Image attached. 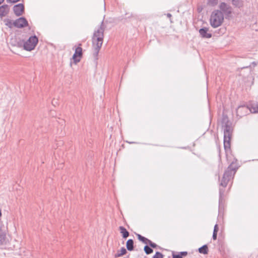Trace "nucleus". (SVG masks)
I'll return each mask as SVG.
<instances>
[{
  "label": "nucleus",
  "mask_w": 258,
  "mask_h": 258,
  "mask_svg": "<svg viewBox=\"0 0 258 258\" xmlns=\"http://www.w3.org/2000/svg\"><path fill=\"white\" fill-rule=\"evenodd\" d=\"M104 30L105 27L103 21H102L99 28L97 30L95 31L93 34L92 38V42L94 45L93 56L96 60L98 59V55L102 45Z\"/></svg>",
  "instance_id": "f257e3e1"
},
{
  "label": "nucleus",
  "mask_w": 258,
  "mask_h": 258,
  "mask_svg": "<svg viewBox=\"0 0 258 258\" xmlns=\"http://www.w3.org/2000/svg\"><path fill=\"white\" fill-rule=\"evenodd\" d=\"M222 127L224 131V147L226 151L230 149L231 139L233 128L232 123L227 117H224L222 119Z\"/></svg>",
  "instance_id": "f03ea898"
},
{
  "label": "nucleus",
  "mask_w": 258,
  "mask_h": 258,
  "mask_svg": "<svg viewBox=\"0 0 258 258\" xmlns=\"http://www.w3.org/2000/svg\"><path fill=\"white\" fill-rule=\"evenodd\" d=\"M237 169V167L233 165V164H231L225 170L223 176L222 177L220 185L225 187L229 181L233 178L234 174Z\"/></svg>",
  "instance_id": "7ed1b4c3"
},
{
  "label": "nucleus",
  "mask_w": 258,
  "mask_h": 258,
  "mask_svg": "<svg viewBox=\"0 0 258 258\" xmlns=\"http://www.w3.org/2000/svg\"><path fill=\"white\" fill-rule=\"evenodd\" d=\"M224 21V15L219 10H214L210 17V24L213 28H217L221 26Z\"/></svg>",
  "instance_id": "20e7f679"
},
{
  "label": "nucleus",
  "mask_w": 258,
  "mask_h": 258,
  "mask_svg": "<svg viewBox=\"0 0 258 258\" xmlns=\"http://www.w3.org/2000/svg\"><path fill=\"white\" fill-rule=\"evenodd\" d=\"M38 41V38L35 36H32L28 40L24 42L23 41L19 43V45L23 44L24 49L27 51H31L36 47Z\"/></svg>",
  "instance_id": "39448f33"
},
{
  "label": "nucleus",
  "mask_w": 258,
  "mask_h": 258,
  "mask_svg": "<svg viewBox=\"0 0 258 258\" xmlns=\"http://www.w3.org/2000/svg\"><path fill=\"white\" fill-rule=\"evenodd\" d=\"M220 10L225 16L226 19L228 18L232 13V8L230 6L224 2L221 3L219 5Z\"/></svg>",
  "instance_id": "423d86ee"
},
{
  "label": "nucleus",
  "mask_w": 258,
  "mask_h": 258,
  "mask_svg": "<svg viewBox=\"0 0 258 258\" xmlns=\"http://www.w3.org/2000/svg\"><path fill=\"white\" fill-rule=\"evenodd\" d=\"M81 46V44H79V46L76 48L73 56V59L75 63L79 62L83 56V50Z\"/></svg>",
  "instance_id": "0eeeda50"
},
{
  "label": "nucleus",
  "mask_w": 258,
  "mask_h": 258,
  "mask_svg": "<svg viewBox=\"0 0 258 258\" xmlns=\"http://www.w3.org/2000/svg\"><path fill=\"white\" fill-rule=\"evenodd\" d=\"M14 26L18 28H22L28 25V22L24 17H21L14 22Z\"/></svg>",
  "instance_id": "6e6552de"
},
{
  "label": "nucleus",
  "mask_w": 258,
  "mask_h": 258,
  "mask_svg": "<svg viewBox=\"0 0 258 258\" xmlns=\"http://www.w3.org/2000/svg\"><path fill=\"white\" fill-rule=\"evenodd\" d=\"M13 11L17 16H20L24 11V6L22 4L16 5L13 7Z\"/></svg>",
  "instance_id": "1a4fd4ad"
},
{
  "label": "nucleus",
  "mask_w": 258,
  "mask_h": 258,
  "mask_svg": "<svg viewBox=\"0 0 258 258\" xmlns=\"http://www.w3.org/2000/svg\"><path fill=\"white\" fill-rule=\"evenodd\" d=\"M209 29L206 27L201 28L199 30L200 36L204 38H210L212 37V34L208 33Z\"/></svg>",
  "instance_id": "9d476101"
},
{
  "label": "nucleus",
  "mask_w": 258,
  "mask_h": 258,
  "mask_svg": "<svg viewBox=\"0 0 258 258\" xmlns=\"http://www.w3.org/2000/svg\"><path fill=\"white\" fill-rule=\"evenodd\" d=\"M224 192V189H219V209L221 210L224 206V199L223 195Z\"/></svg>",
  "instance_id": "9b49d317"
},
{
  "label": "nucleus",
  "mask_w": 258,
  "mask_h": 258,
  "mask_svg": "<svg viewBox=\"0 0 258 258\" xmlns=\"http://www.w3.org/2000/svg\"><path fill=\"white\" fill-rule=\"evenodd\" d=\"M10 10V8L8 5H4L0 7V16L4 17L6 16Z\"/></svg>",
  "instance_id": "f8f14e48"
},
{
  "label": "nucleus",
  "mask_w": 258,
  "mask_h": 258,
  "mask_svg": "<svg viewBox=\"0 0 258 258\" xmlns=\"http://www.w3.org/2000/svg\"><path fill=\"white\" fill-rule=\"evenodd\" d=\"M119 230L120 233L122 234V236L123 238H126L129 236V232L123 226H119Z\"/></svg>",
  "instance_id": "ddd939ff"
},
{
  "label": "nucleus",
  "mask_w": 258,
  "mask_h": 258,
  "mask_svg": "<svg viewBox=\"0 0 258 258\" xmlns=\"http://www.w3.org/2000/svg\"><path fill=\"white\" fill-rule=\"evenodd\" d=\"M126 248L129 251H132L134 249V241L132 239H128L126 243Z\"/></svg>",
  "instance_id": "4468645a"
},
{
  "label": "nucleus",
  "mask_w": 258,
  "mask_h": 258,
  "mask_svg": "<svg viewBox=\"0 0 258 258\" xmlns=\"http://www.w3.org/2000/svg\"><path fill=\"white\" fill-rule=\"evenodd\" d=\"M232 4L235 7L239 8L242 7L243 5L242 0H232Z\"/></svg>",
  "instance_id": "2eb2a0df"
},
{
  "label": "nucleus",
  "mask_w": 258,
  "mask_h": 258,
  "mask_svg": "<svg viewBox=\"0 0 258 258\" xmlns=\"http://www.w3.org/2000/svg\"><path fill=\"white\" fill-rule=\"evenodd\" d=\"M198 250L200 253H203L204 254H207L208 253V246L206 244L200 247Z\"/></svg>",
  "instance_id": "dca6fc26"
},
{
  "label": "nucleus",
  "mask_w": 258,
  "mask_h": 258,
  "mask_svg": "<svg viewBox=\"0 0 258 258\" xmlns=\"http://www.w3.org/2000/svg\"><path fill=\"white\" fill-rule=\"evenodd\" d=\"M5 25L8 26L9 28H12L14 26V22L9 19H5L4 20Z\"/></svg>",
  "instance_id": "f3484780"
},
{
  "label": "nucleus",
  "mask_w": 258,
  "mask_h": 258,
  "mask_svg": "<svg viewBox=\"0 0 258 258\" xmlns=\"http://www.w3.org/2000/svg\"><path fill=\"white\" fill-rule=\"evenodd\" d=\"M126 253V250L124 247H121L120 249V252H119L118 251L114 255V257L117 258L120 256H121L122 255L125 254Z\"/></svg>",
  "instance_id": "a211bd4d"
},
{
  "label": "nucleus",
  "mask_w": 258,
  "mask_h": 258,
  "mask_svg": "<svg viewBox=\"0 0 258 258\" xmlns=\"http://www.w3.org/2000/svg\"><path fill=\"white\" fill-rule=\"evenodd\" d=\"M250 110L253 113H258V104H253L251 105Z\"/></svg>",
  "instance_id": "6ab92c4d"
},
{
  "label": "nucleus",
  "mask_w": 258,
  "mask_h": 258,
  "mask_svg": "<svg viewBox=\"0 0 258 258\" xmlns=\"http://www.w3.org/2000/svg\"><path fill=\"white\" fill-rule=\"evenodd\" d=\"M144 251L147 254H149L153 252V250L149 246L145 245L144 246Z\"/></svg>",
  "instance_id": "aec40b11"
},
{
  "label": "nucleus",
  "mask_w": 258,
  "mask_h": 258,
  "mask_svg": "<svg viewBox=\"0 0 258 258\" xmlns=\"http://www.w3.org/2000/svg\"><path fill=\"white\" fill-rule=\"evenodd\" d=\"M218 4V0H208V4L211 6H214Z\"/></svg>",
  "instance_id": "412c9836"
},
{
  "label": "nucleus",
  "mask_w": 258,
  "mask_h": 258,
  "mask_svg": "<svg viewBox=\"0 0 258 258\" xmlns=\"http://www.w3.org/2000/svg\"><path fill=\"white\" fill-rule=\"evenodd\" d=\"M247 109V107L245 106H239L238 108L237 109L236 112L237 115H239V113L241 112L242 110H246Z\"/></svg>",
  "instance_id": "4be33fe9"
},
{
  "label": "nucleus",
  "mask_w": 258,
  "mask_h": 258,
  "mask_svg": "<svg viewBox=\"0 0 258 258\" xmlns=\"http://www.w3.org/2000/svg\"><path fill=\"white\" fill-rule=\"evenodd\" d=\"M153 258H163V255L161 252L157 251Z\"/></svg>",
  "instance_id": "5701e85b"
},
{
  "label": "nucleus",
  "mask_w": 258,
  "mask_h": 258,
  "mask_svg": "<svg viewBox=\"0 0 258 258\" xmlns=\"http://www.w3.org/2000/svg\"><path fill=\"white\" fill-rule=\"evenodd\" d=\"M148 244L152 248H156L157 246V245L156 243H153L150 240H149V241H148Z\"/></svg>",
  "instance_id": "b1692460"
},
{
  "label": "nucleus",
  "mask_w": 258,
  "mask_h": 258,
  "mask_svg": "<svg viewBox=\"0 0 258 258\" xmlns=\"http://www.w3.org/2000/svg\"><path fill=\"white\" fill-rule=\"evenodd\" d=\"M141 241L145 244H148L149 239L143 236L142 239H141Z\"/></svg>",
  "instance_id": "393cba45"
},
{
  "label": "nucleus",
  "mask_w": 258,
  "mask_h": 258,
  "mask_svg": "<svg viewBox=\"0 0 258 258\" xmlns=\"http://www.w3.org/2000/svg\"><path fill=\"white\" fill-rule=\"evenodd\" d=\"M172 258H182L181 255L178 253V254H175L174 253H172Z\"/></svg>",
  "instance_id": "a878e982"
},
{
  "label": "nucleus",
  "mask_w": 258,
  "mask_h": 258,
  "mask_svg": "<svg viewBox=\"0 0 258 258\" xmlns=\"http://www.w3.org/2000/svg\"><path fill=\"white\" fill-rule=\"evenodd\" d=\"M179 254L183 258V256H185L187 254V252L186 251H181L179 252Z\"/></svg>",
  "instance_id": "bb28decb"
},
{
  "label": "nucleus",
  "mask_w": 258,
  "mask_h": 258,
  "mask_svg": "<svg viewBox=\"0 0 258 258\" xmlns=\"http://www.w3.org/2000/svg\"><path fill=\"white\" fill-rule=\"evenodd\" d=\"M218 230H219L218 226V225H217V224H216V225L214 226V228L213 232H218Z\"/></svg>",
  "instance_id": "cd10ccee"
},
{
  "label": "nucleus",
  "mask_w": 258,
  "mask_h": 258,
  "mask_svg": "<svg viewBox=\"0 0 258 258\" xmlns=\"http://www.w3.org/2000/svg\"><path fill=\"white\" fill-rule=\"evenodd\" d=\"M20 1V0H7V2L9 3H16Z\"/></svg>",
  "instance_id": "c85d7f7f"
},
{
  "label": "nucleus",
  "mask_w": 258,
  "mask_h": 258,
  "mask_svg": "<svg viewBox=\"0 0 258 258\" xmlns=\"http://www.w3.org/2000/svg\"><path fill=\"white\" fill-rule=\"evenodd\" d=\"M217 232H214L213 233V236L212 238L214 240H216L217 239Z\"/></svg>",
  "instance_id": "c756f323"
},
{
  "label": "nucleus",
  "mask_w": 258,
  "mask_h": 258,
  "mask_svg": "<svg viewBox=\"0 0 258 258\" xmlns=\"http://www.w3.org/2000/svg\"><path fill=\"white\" fill-rule=\"evenodd\" d=\"M137 237H138V239L140 241L141 239H142V238L143 237V236H142L141 235L139 234H137Z\"/></svg>",
  "instance_id": "7c9ffc66"
},
{
  "label": "nucleus",
  "mask_w": 258,
  "mask_h": 258,
  "mask_svg": "<svg viewBox=\"0 0 258 258\" xmlns=\"http://www.w3.org/2000/svg\"><path fill=\"white\" fill-rule=\"evenodd\" d=\"M167 17H168V18H171V16H172V15H171V14H170V13H168V14H167Z\"/></svg>",
  "instance_id": "2f4dec72"
},
{
  "label": "nucleus",
  "mask_w": 258,
  "mask_h": 258,
  "mask_svg": "<svg viewBox=\"0 0 258 258\" xmlns=\"http://www.w3.org/2000/svg\"><path fill=\"white\" fill-rule=\"evenodd\" d=\"M4 0H0V5L4 2Z\"/></svg>",
  "instance_id": "473e14b6"
},
{
  "label": "nucleus",
  "mask_w": 258,
  "mask_h": 258,
  "mask_svg": "<svg viewBox=\"0 0 258 258\" xmlns=\"http://www.w3.org/2000/svg\"><path fill=\"white\" fill-rule=\"evenodd\" d=\"M1 215H2L1 211L0 210V216H1Z\"/></svg>",
  "instance_id": "72a5a7b5"
}]
</instances>
